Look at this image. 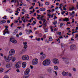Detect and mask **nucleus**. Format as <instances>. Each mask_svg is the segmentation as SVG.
Returning <instances> with one entry per match:
<instances>
[{"mask_svg": "<svg viewBox=\"0 0 78 78\" xmlns=\"http://www.w3.org/2000/svg\"><path fill=\"white\" fill-rule=\"evenodd\" d=\"M62 74L63 76H67L69 75L67 72H65V71L62 72Z\"/></svg>", "mask_w": 78, "mask_h": 78, "instance_id": "9d476101", "label": "nucleus"}, {"mask_svg": "<svg viewBox=\"0 0 78 78\" xmlns=\"http://www.w3.org/2000/svg\"><path fill=\"white\" fill-rule=\"evenodd\" d=\"M47 30H48V29H47V28L45 29V32H47Z\"/></svg>", "mask_w": 78, "mask_h": 78, "instance_id": "13d9d810", "label": "nucleus"}, {"mask_svg": "<svg viewBox=\"0 0 78 78\" xmlns=\"http://www.w3.org/2000/svg\"><path fill=\"white\" fill-rule=\"evenodd\" d=\"M75 47H76V46L75 45H72L70 47V49L71 50H75Z\"/></svg>", "mask_w": 78, "mask_h": 78, "instance_id": "9b49d317", "label": "nucleus"}, {"mask_svg": "<svg viewBox=\"0 0 78 78\" xmlns=\"http://www.w3.org/2000/svg\"><path fill=\"white\" fill-rule=\"evenodd\" d=\"M76 37H78V34H76Z\"/></svg>", "mask_w": 78, "mask_h": 78, "instance_id": "338daca9", "label": "nucleus"}, {"mask_svg": "<svg viewBox=\"0 0 78 78\" xmlns=\"http://www.w3.org/2000/svg\"><path fill=\"white\" fill-rule=\"evenodd\" d=\"M44 38H46V35L45 34H44L43 36Z\"/></svg>", "mask_w": 78, "mask_h": 78, "instance_id": "864d4df0", "label": "nucleus"}, {"mask_svg": "<svg viewBox=\"0 0 78 78\" xmlns=\"http://www.w3.org/2000/svg\"><path fill=\"white\" fill-rule=\"evenodd\" d=\"M16 61V58L14 57L12 60V62H14V61Z\"/></svg>", "mask_w": 78, "mask_h": 78, "instance_id": "c85d7f7f", "label": "nucleus"}, {"mask_svg": "<svg viewBox=\"0 0 78 78\" xmlns=\"http://www.w3.org/2000/svg\"><path fill=\"white\" fill-rule=\"evenodd\" d=\"M53 15H54V13H53L52 15H51V17L53 18Z\"/></svg>", "mask_w": 78, "mask_h": 78, "instance_id": "052dcab7", "label": "nucleus"}, {"mask_svg": "<svg viewBox=\"0 0 78 78\" xmlns=\"http://www.w3.org/2000/svg\"><path fill=\"white\" fill-rule=\"evenodd\" d=\"M37 63H38V59L37 58H35L32 61V65H36V64H37Z\"/></svg>", "mask_w": 78, "mask_h": 78, "instance_id": "39448f33", "label": "nucleus"}, {"mask_svg": "<svg viewBox=\"0 0 78 78\" xmlns=\"http://www.w3.org/2000/svg\"><path fill=\"white\" fill-rule=\"evenodd\" d=\"M40 11H45V8H42L40 9Z\"/></svg>", "mask_w": 78, "mask_h": 78, "instance_id": "dca6fc26", "label": "nucleus"}, {"mask_svg": "<svg viewBox=\"0 0 78 78\" xmlns=\"http://www.w3.org/2000/svg\"><path fill=\"white\" fill-rule=\"evenodd\" d=\"M5 50L6 51H9V48H7L5 49Z\"/></svg>", "mask_w": 78, "mask_h": 78, "instance_id": "c03bdc74", "label": "nucleus"}, {"mask_svg": "<svg viewBox=\"0 0 78 78\" xmlns=\"http://www.w3.org/2000/svg\"><path fill=\"white\" fill-rule=\"evenodd\" d=\"M44 17V16H42L41 17H40V19L41 20H42V19H43L42 18H43V17Z\"/></svg>", "mask_w": 78, "mask_h": 78, "instance_id": "4c0bfd02", "label": "nucleus"}, {"mask_svg": "<svg viewBox=\"0 0 78 78\" xmlns=\"http://www.w3.org/2000/svg\"><path fill=\"white\" fill-rule=\"evenodd\" d=\"M15 53V51L14 49H11L9 52V55H13Z\"/></svg>", "mask_w": 78, "mask_h": 78, "instance_id": "423d86ee", "label": "nucleus"}, {"mask_svg": "<svg viewBox=\"0 0 78 78\" xmlns=\"http://www.w3.org/2000/svg\"><path fill=\"white\" fill-rule=\"evenodd\" d=\"M53 62L55 64H59V61L56 58H54L53 60Z\"/></svg>", "mask_w": 78, "mask_h": 78, "instance_id": "0eeeda50", "label": "nucleus"}, {"mask_svg": "<svg viewBox=\"0 0 78 78\" xmlns=\"http://www.w3.org/2000/svg\"><path fill=\"white\" fill-rule=\"evenodd\" d=\"M9 70H11V69H9V70H7V71H5V73H7L8 72H9Z\"/></svg>", "mask_w": 78, "mask_h": 78, "instance_id": "f704fd0d", "label": "nucleus"}, {"mask_svg": "<svg viewBox=\"0 0 78 78\" xmlns=\"http://www.w3.org/2000/svg\"><path fill=\"white\" fill-rule=\"evenodd\" d=\"M63 24H64V23H60V26L61 28V27H62V25H63Z\"/></svg>", "mask_w": 78, "mask_h": 78, "instance_id": "7c9ffc66", "label": "nucleus"}, {"mask_svg": "<svg viewBox=\"0 0 78 78\" xmlns=\"http://www.w3.org/2000/svg\"><path fill=\"white\" fill-rule=\"evenodd\" d=\"M19 12H18L15 13V15L16 16H17V15H18V14H19Z\"/></svg>", "mask_w": 78, "mask_h": 78, "instance_id": "a18cd8bd", "label": "nucleus"}, {"mask_svg": "<svg viewBox=\"0 0 78 78\" xmlns=\"http://www.w3.org/2000/svg\"><path fill=\"white\" fill-rule=\"evenodd\" d=\"M26 71L29 73H30V69H27L26 70Z\"/></svg>", "mask_w": 78, "mask_h": 78, "instance_id": "aec40b11", "label": "nucleus"}, {"mask_svg": "<svg viewBox=\"0 0 78 78\" xmlns=\"http://www.w3.org/2000/svg\"><path fill=\"white\" fill-rule=\"evenodd\" d=\"M49 41H53V39H52V37H49Z\"/></svg>", "mask_w": 78, "mask_h": 78, "instance_id": "4be33fe9", "label": "nucleus"}, {"mask_svg": "<svg viewBox=\"0 0 78 78\" xmlns=\"http://www.w3.org/2000/svg\"><path fill=\"white\" fill-rule=\"evenodd\" d=\"M27 47H28V46H27V45H25L23 47V48L26 49V48H27Z\"/></svg>", "mask_w": 78, "mask_h": 78, "instance_id": "b1692460", "label": "nucleus"}, {"mask_svg": "<svg viewBox=\"0 0 78 78\" xmlns=\"http://www.w3.org/2000/svg\"><path fill=\"white\" fill-rule=\"evenodd\" d=\"M16 36L17 37H19V34H17Z\"/></svg>", "mask_w": 78, "mask_h": 78, "instance_id": "8fccbe9b", "label": "nucleus"}, {"mask_svg": "<svg viewBox=\"0 0 78 78\" xmlns=\"http://www.w3.org/2000/svg\"><path fill=\"white\" fill-rule=\"evenodd\" d=\"M22 51H23V52H25V51H26V50L24 49H23L22 50Z\"/></svg>", "mask_w": 78, "mask_h": 78, "instance_id": "79ce46f5", "label": "nucleus"}, {"mask_svg": "<svg viewBox=\"0 0 78 78\" xmlns=\"http://www.w3.org/2000/svg\"><path fill=\"white\" fill-rule=\"evenodd\" d=\"M35 34H38V31H36L35 32Z\"/></svg>", "mask_w": 78, "mask_h": 78, "instance_id": "4d7b16f0", "label": "nucleus"}, {"mask_svg": "<svg viewBox=\"0 0 78 78\" xmlns=\"http://www.w3.org/2000/svg\"><path fill=\"white\" fill-rule=\"evenodd\" d=\"M51 61L49 59H47L44 61L43 62V65L44 66H47L50 65Z\"/></svg>", "mask_w": 78, "mask_h": 78, "instance_id": "f257e3e1", "label": "nucleus"}, {"mask_svg": "<svg viewBox=\"0 0 78 78\" xmlns=\"http://www.w3.org/2000/svg\"><path fill=\"white\" fill-rule=\"evenodd\" d=\"M10 41L12 43H13V44H16V43H17V41L14 38H10Z\"/></svg>", "mask_w": 78, "mask_h": 78, "instance_id": "6e6552de", "label": "nucleus"}, {"mask_svg": "<svg viewBox=\"0 0 78 78\" xmlns=\"http://www.w3.org/2000/svg\"><path fill=\"white\" fill-rule=\"evenodd\" d=\"M22 59L23 60L27 61L29 59V56L27 55H24L22 57Z\"/></svg>", "mask_w": 78, "mask_h": 78, "instance_id": "20e7f679", "label": "nucleus"}, {"mask_svg": "<svg viewBox=\"0 0 78 78\" xmlns=\"http://www.w3.org/2000/svg\"><path fill=\"white\" fill-rule=\"evenodd\" d=\"M3 72V68H0V73Z\"/></svg>", "mask_w": 78, "mask_h": 78, "instance_id": "412c9836", "label": "nucleus"}, {"mask_svg": "<svg viewBox=\"0 0 78 78\" xmlns=\"http://www.w3.org/2000/svg\"><path fill=\"white\" fill-rule=\"evenodd\" d=\"M57 33H58V34L59 35H61V32H57Z\"/></svg>", "mask_w": 78, "mask_h": 78, "instance_id": "c9c22d12", "label": "nucleus"}, {"mask_svg": "<svg viewBox=\"0 0 78 78\" xmlns=\"http://www.w3.org/2000/svg\"><path fill=\"white\" fill-rule=\"evenodd\" d=\"M45 4L46 5H50L49 3L48 2H46L45 3Z\"/></svg>", "mask_w": 78, "mask_h": 78, "instance_id": "c756f323", "label": "nucleus"}, {"mask_svg": "<svg viewBox=\"0 0 78 78\" xmlns=\"http://www.w3.org/2000/svg\"><path fill=\"white\" fill-rule=\"evenodd\" d=\"M5 28H6L4 30V34H4V35H5V34H6V33H7L8 34H9V32L8 31V26H5Z\"/></svg>", "mask_w": 78, "mask_h": 78, "instance_id": "7ed1b4c3", "label": "nucleus"}, {"mask_svg": "<svg viewBox=\"0 0 78 78\" xmlns=\"http://www.w3.org/2000/svg\"><path fill=\"white\" fill-rule=\"evenodd\" d=\"M2 2H6V0H4V1H2Z\"/></svg>", "mask_w": 78, "mask_h": 78, "instance_id": "e2e57ef3", "label": "nucleus"}, {"mask_svg": "<svg viewBox=\"0 0 78 78\" xmlns=\"http://www.w3.org/2000/svg\"><path fill=\"white\" fill-rule=\"evenodd\" d=\"M68 75H69V76H72V74H71V73L68 74Z\"/></svg>", "mask_w": 78, "mask_h": 78, "instance_id": "09e8293b", "label": "nucleus"}, {"mask_svg": "<svg viewBox=\"0 0 78 78\" xmlns=\"http://www.w3.org/2000/svg\"><path fill=\"white\" fill-rule=\"evenodd\" d=\"M62 59H63V60H64V61H66V59H67L66 58H64V57L62 58Z\"/></svg>", "mask_w": 78, "mask_h": 78, "instance_id": "bb28decb", "label": "nucleus"}, {"mask_svg": "<svg viewBox=\"0 0 78 78\" xmlns=\"http://www.w3.org/2000/svg\"><path fill=\"white\" fill-rule=\"evenodd\" d=\"M19 35H20V36H21L22 35V32H20V33L19 34Z\"/></svg>", "mask_w": 78, "mask_h": 78, "instance_id": "603ef678", "label": "nucleus"}, {"mask_svg": "<svg viewBox=\"0 0 78 78\" xmlns=\"http://www.w3.org/2000/svg\"><path fill=\"white\" fill-rule=\"evenodd\" d=\"M73 3H75V2H76V0H73Z\"/></svg>", "mask_w": 78, "mask_h": 78, "instance_id": "de8ad7c7", "label": "nucleus"}, {"mask_svg": "<svg viewBox=\"0 0 78 78\" xmlns=\"http://www.w3.org/2000/svg\"><path fill=\"white\" fill-rule=\"evenodd\" d=\"M41 20H42V21H43V23H44V22H45V21H46V20H45L44 19H43Z\"/></svg>", "mask_w": 78, "mask_h": 78, "instance_id": "72a5a7b5", "label": "nucleus"}, {"mask_svg": "<svg viewBox=\"0 0 78 78\" xmlns=\"http://www.w3.org/2000/svg\"><path fill=\"white\" fill-rule=\"evenodd\" d=\"M30 67L31 69H33L34 68L33 66L31 65H30Z\"/></svg>", "mask_w": 78, "mask_h": 78, "instance_id": "ea45409f", "label": "nucleus"}, {"mask_svg": "<svg viewBox=\"0 0 78 78\" xmlns=\"http://www.w3.org/2000/svg\"><path fill=\"white\" fill-rule=\"evenodd\" d=\"M7 23H10V21L9 20H8L7 21Z\"/></svg>", "mask_w": 78, "mask_h": 78, "instance_id": "3c124183", "label": "nucleus"}, {"mask_svg": "<svg viewBox=\"0 0 78 78\" xmlns=\"http://www.w3.org/2000/svg\"><path fill=\"white\" fill-rule=\"evenodd\" d=\"M58 68V66H54V69L55 70H57Z\"/></svg>", "mask_w": 78, "mask_h": 78, "instance_id": "5701e85b", "label": "nucleus"}, {"mask_svg": "<svg viewBox=\"0 0 78 78\" xmlns=\"http://www.w3.org/2000/svg\"><path fill=\"white\" fill-rule=\"evenodd\" d=\"M57 23V21L55 22H54L53 23V24L54 25H55Z\"/></svg>", "mask_w": 78, "mask_h": 78, "instance_id": "473e14b6", "label": "nucleus"}, {"mask_svg": "<svg viewBox=\"0 0 78 78\" xmlns=\"http://www.w3.org/2000/svg\"><path fill=\"white\" fill-rule=\"evenodd\" d=\"M19 23H22V20L20 21V20L19 21Z\"/></svg>", "mask_w": 78, "mask_h": 78, "instance_id": "680f3d73", "label": "nucleus"}, {"mask_svg": "<svg viewBox=\"0 0 78 78\" xmlns=\"http://www.w3.org/2000/svg\"><path fill=\"white\" fill-rule=\"evenodd\" d=\"M12 55H9H9L8 56V58H9V59H10V60H11V59H12Z\"/></svg>", "mask_w": 78, "mask_h": 78, "instance_id": "4468645a", "label": "nucleus"}, {"mask_svg": "<svg viewBox=\"0 0 78 78\" xmlns=\"http://www.w3.org/2000/svg\"><path fill=\"white\" fill-rule=\"evenodd\" d=\"M29 25H31V23H28V24L27 25V27H28Z\"/></svg>", "mask_w": 78, "mask_h": 78, "instance_id": "49530a36", "label": "nucleus"}, {"mask_svg": "<svg viewBox=\"0 0 78 78\" xmlns=\"http://www.w3.org/2000/svg\"><path fill=\"white\" fill-rule=\"evenodd\" d=\"M37 13H39V10H37Z\"/></svg>", "mask_w": 78, "mask_h": 78, "instance_id": "69168bd1", "label": "nucleus"}, {"mask_svg": "<svg viewBox=\"0 0 78 78\" xmlns=\"http://www.w3.org/2000/svg\"><path fill=\"white\" fill-rule=\"evenodd\" d=\"M29 73L28 72H27L26 71L24 72V74L25 75H28Z\"/></svg>", "mask_w": 78, "mask_h": 78, "instance_id": "393cba45", "label": "nucleus"}, {"mask_svg": "<svg viewBox=\"0 0 78 78\" xmlns=\"http://www.w3.org/2000/svg\"><path fill=\"white\" fill-rule=\"evenodd\" d=\"M47 71L48 72H49V73H51L53 71V70L51 68H50L47 69Z\"/></svg>", "mask_w": 78, "mask_h": 78, "instance_id": "ddd939ff", "label": "nucleus"}, {"mask_svg": "<svg viewBox=\"0 0 78 78\" xmlns=\"http://www.w3.org/2000/svg\"><path fill=\"white\" fill-rule=\"evenodd\" d=\"M36 39L37 40V41H40V40H41L40 38H38L37 39Z\"/></svg>", "mask_w": 78, "mask_h": 78, "instance_id": "e433bc0d", "label": "nucleus"}, {"mask_svg": "<svg viewBox=\"0 0 78 78\" xmlns=\"http://www.w3.org/2000/svg\"><path fill=\"white\" fill-rule=\"evenodd\" d=\"M22 65V62L21 61H19L18 62L16 63V67L17 69H19L20 68Z\"/></svg>", "mask_w": 78, "mask_h": 78, "instance_id": "f03ea898", "label": "nucleus"}, {"mask_svg": "<svg viewBox=\"0 0 78 78\" xmlns=\"http://www.w3.org/2000/svg\"><path fill=\"white\" fill-rule=\"evenodd\" d=\"M16 71L17 72H20V71H19V69H16Z\"/></svg>", "mask_w": 78, "mask_h": 78, "instance_id": "5fc2aeb1", "label": "nucleus"}, {"mask_svg": "<svg viewBox=\"0 0 78 78\" xmlns=\"http://www.w3.org/2000/svg\"><path fill=\"white\" fill-rule=\"evenodd\" d=\"M73 71H74V72H76V69H75V68H73Z\"/></svg>", "mask_w": 78, "mask_h": 78, "instance_id": "58836bf2", "label": "nucleus"}, {"mask_svg": "<svg viewBox=\"0 0 78 78\" xmlns=\"http://www.w3.org/2000/svg\"><path fill=\"white\" fill-rule=\"evenodd\" d=\"M23 45H27V42H24L23 43Z\"/></svg>", "mask_w": 78, "mask_h": 78, "instance_id": "a878e982", "label": "nucleus"}, {"mask_svg": "<svg viewBox=\"0 0 78 78\" xmlns=\"http://www.w3.org/2000/svg\"><path fill=\"white\" fill-rule=\"evenodd\" d=\"M22 66L23 68H25L26 66H27V63L26 62H24L22 63Z\"/></svg>", "mask_w": 78, "mask_h": 78, "instance_id": "f8f14e48", "label": "nucleus"}, {"mask_svg": "<svg viewBox=\"0 0 78 78\" xmlns=\"http://www.w3.org/2000/svg\"><path fill=\"white\" fill-rule=\"evenodd\" d=\"M63 10H65V11H66V10H67L66 8H65L64 7H63Z\"/></svg>", "mask_w": 78, "mask_h": 78, "instance_id": "a19ab883", "label": "nucleus"}, {"mask_svg": "<svg viewBox=\"0 0 78 78\" xmlns=\"http://www.w3.org/2000/svg\"><path fill=\"white\" fill-rule=\"evenodd\" d=\"M12 66V64L11 63H9L7 64L6 65V67L7 68H10Z\"/></svg>", "mask_w": 78, "mask_h": 78, "instance_id": "1a4fd4ad", "label": "nucleus"}, {"mask_svg": "<svg viewBox=\"0 0 78 78\" xmlns=\"http://www.w3.org/2000/svg\"><path fill=\"white\" fill-rule=\"evenodd\" d=\"M6 21H5V20H2L0 22V24H3V23H6Z\"/></svg>", "mask_w": 78, "mask_h": 78, "instance_id": "f3484780", "label": "nucleus"}, {"mask_svg": "<svg viewBox=\"0 0 78 78\" xmlns=\"http://www.w3.org/2000/svg\"><path fill=\"white\" fill-rule=\"evenodd\" d=\"M45 58V54H43L42 55L41 60H43Z\"/></svg>", "mask_w": 78, "mask_h": 78, "instance_id": "a211bd4d", "label": "nucleus"}, {"mask_svg": "<svg viewBox=\"0 0 78 78\" xmlns=\"http://www.w3.org/2000/svg\"><path fill=\"white\" fill-rule=\"evenodd\" d=\"M28 77H29V76H24L23 78H28Z\"/></svg>", "mask_w": 78, "mask_h": 78, "instance_id": "cd10ccee", "label": "nucleus"}, {"mask_svg": "<svg viewBox=\"0 0 78 78\" xmlns=\"http://www.w3.org/2000/svg\"><path fill=\"white\" fill-rule=\"evenodd\" d=\"M72 20H73V21H72V23H74L75 22V21H74V19H73Z\"/></svg>", "mask_w": 78, "mask_h": 78, "instance_id": "6e6d98bb", "label": "nucleus"}, {"mask_svg": "<svg viewBox=\"0 0 78 78\" xmlns=\"http://www.w3.org/2000/svg\"><path fill=\"white\" fill-rule=\"evenodd\" d=\"M11 61V60L9 59L8 57L5 59V61H6V62H9V61Z\"/></svg>", "mask_w": 78, "mask_h": 78, "instance_id": "6ab92c4d", "label": "nucleus"}, {"mask_svg": "<svg viewBox=\"0 0 78 78\" xmlns=\"http://www.w3.org/2000/svg\"><path fill=\"white\" fill-rule=\"evenodd\" d=\"M78 30V27H76V28L75 29V30Z\"/></svg>", "mask_w": 78, "mask_h": 78, "instance_id": "774afa93", "label": "nucleus"}, {"mask_svg": "<svg viewBox=\"0 0 78 78\" xmlns=\"http://www.w3.org/2000/svg\"><path fill=\"white\" fill-rule=\"evenodd\" d=\"M14 25V23H12L11 24V27H12V26Z\"/></svg>", "mask_w": 78, "mask_h": 78, "instance_id": "bf43d9fd", "label": "nucleus"}, {"mask_svg": "<svg viewBox=\"0 0 78 78\" xmlns=\"http://www.w3.org/2000/svg\"><path fill=\"white\" fill-rule=\"evenodd\" d=\"M15 31L16 32V33H17V32L18 31V30L17 29H16L15 30Z\"/></svg>", "mask_w": 78, "mask_h": 78, "instance_id": "37998d69", "label": "nucleus"}, {"mask_svg": "<svg viewBox=\"0 0 78 78\" xmlns=\"http://www.w3.org/2000/svg\"><path fill=\"white\" fill-rule=\"evenodd\" d=\"M63 21L64 22H68L69 21V19L67 18H66L63 20Z\"/></svg>", "mask_w": 78, "mask_h": 78, "instance_id": "2eb2a0df", "label": "nucleus"}, {"mask_svg": "<svg viewBox=\"0 0 78 78\" xmlns=\"http://www.w3.org/2000/svg\"><path fill=\"white\" fill-rule=\"evenodd\" d=\"M62 5H63V4H60V6H63Z\"/></svg>", "mask_w": 78, "mask_h": 78, "instance_id": "0e129e2a", "label": "nucleus"}, {"mask_svg": "<svg viewBox=\"0 0 78 78\" xmlns=\"http://www.w3.org/2000/svg\"><path fill=\"white\" fill-rule=\"evenodd\" d=\"M42 34H38V36H39V37H42Z\"/></svg>", "mask_w": 78, "mask_h": 78, "instance_id": "2f4dec72", "label": "nucleus"}]
</instances>
